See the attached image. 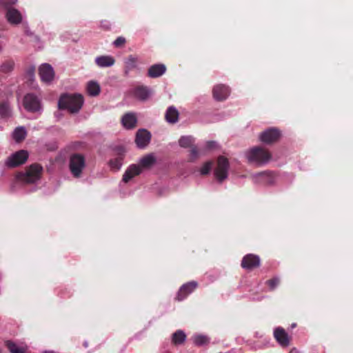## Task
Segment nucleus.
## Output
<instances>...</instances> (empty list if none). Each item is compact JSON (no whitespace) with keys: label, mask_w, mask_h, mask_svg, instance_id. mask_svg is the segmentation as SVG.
<instances>
[{"label":"nucleus","mask_w":353,"mask_h":353,"mask_svg":"<svg viewBox=\"0 0 353 353\" xmlns=\"http://www.w3.org/2000/svg\"><path fill=\"white\" fill-rule=\"evenodd\" d=\"M274 336L282 347H287L290 345L289 336L283 328L276 327L274 331Z\"/></svg>","instance_id":"obj_15"},{"label":"nucleus","mask_w":353,"mask_h":353,"mask_svg":"<svg viewBox=\"0 0 353 353\" xmlns=\"http://www.w3.org/2000/svg\"><path fill=\"white\" fill-rule=\"evenodd\" d=\"M24 108L30 112H38L42 110L40 98L33 93L26 94L23 99Z\"/></svg>","instance_id":"obj_5"},{"label":"nucleus","mask_w":353,"mask_h":353,"mask_svg":"<svg viewBox=\"0 0 353 353\" xmlns=\"http://www.w3.org/2000/svg\"><path fill=\"white\" fill-rule=\"evenodd\" d=\"M0 353H2L1 350H0Z\"/></svg>","instance_id":"obj_43"},{"label":"nucleus","mask_w":353,"mask_h":353,"mask_svg":"<svg viewBox=\"0 0 353 353\" xmlns=\"http://www.w3.org/2000/svg\"><path fill=\"white\" fill-rule=\"evenodd\" d=\"M212 94L216 101L225 100L230 94L229 87L223 84L216 85L212 90Z\"/></svg>","instance_id":"obj_14"},{"label":"nucleus","mask_w":353,"mask_h":353,"mask_svg":"<svg viewBox=\"0 0 353 353\" xmlns=\"http://www.w3.org/2000/svg\"><path fill=\"white\" fill-rule=\"evenodd\" d=\"M45 353H56V352H53V351H50V352H47V351H46V352H45Z\"/></svg>","instance_id":"obj_42"},{"label":"nucleus","mask_w":353,"mask_h":353,"mask_svg":"<svg viewBox=\"0 0 353 353\" xmlns=\"http://www.w3.org/2000/svg\"><path fill=\"white\" fill-rule=\"evenodd\" d=\"M247 157L250 162L259 164L266 163L271 158L270 152L261 147L256 146L251 148L247 153Z\"/></svg>","instance_id":"obj_3"},{"label":"nucleus","mask_w":353,"mask_h":353,"mask_svg":"<svg viewBox=\"0 0 353 353\" xmlns=\"http://www.w3.org/2000/svg\"><path fill=\"white\" fill-rule=\"evenodd\" d=\"M83 103V99L81 94H62L58 101V108L60 110H68L71 113L79 111Z\"/></svg>","instance_id":"obj_1"},{"label":"nucleus","mask_w":353,"mask_h":353,"mask_svg":"<svg viewBox=\"0 0 353 353\" xmlns=\"http://www.w3.org/2000/svg\"><path fill=\"white\" fill-rule=\"evenodd\" d=\"M126 42V40L123 37H119L114 41V45L116 48L122 47Z\"/></svg>","instance_id":"obj_37"},{"label":"nucleus","mask_w":353,"mask_h":353,"mask_svg":"<svg viewBox=\"0 0 353 353\" xmlns=\"http://www.w3.org/2000/svg\"><path fill=\"white\" fill-rule=\"evenodd\" d=\"M124 150L123 148H119L118 156L110 161V165L112 169L118 170L122 165L123 158H124Z\"/></svg>","instance_id":"obj_22"},{"label":"nucleus","mask_w":353,"mask_h":353,"mask_svg":"<svg viewBox=\"0 0 353 353\" xmlns=\"http://www.w3.org/2000/svg\"><path fill=\"white\" fill-rule=\"evenodd\" d=\"M281 137V132L278 128H270L260 134L259 139L265 144H272L277 142Z\"/></svg>","instance_id":"obj_7"},{"label":"nucleus","mask_w":353,"mask_h":353,"mask_svg":"<svg viewBox=\"0 0 353 353\" xmlns=\"http://www.w3.org/2000/svg\"><path fill=\"white\" fill-rule=\"evenodd\" d=\"M10 108L7 102H2L0 104V115L3 117L6 118L10 116Z\"/></svg>","instance_id":"obj_31"},{"label":"nucleus","mask_w":353,"mask_h":353,"mask_svg":"<svg viewBox=\"0 0 353 353\" xmlns=\"http://www.w3.org/2000/svg\"><path fill=\"white\" fill-rule=\"evenodd\" d=\"M280 280L277 277L272 278L268 280L265 283L270 288V290H274L275 288L279 284Z\"/></svg>","instance_id":"obj_34"},{"label":"nucleus","mask_w":353,"mask_h":353,"mask_svg":"<svg viewBox=\"0 0 353 353\" xmlns=\"http://www.w3.org/2000/svg\"><path fill=\"white\" fill-rule=\"evenodd\" d=\"M100 85L95 81H89L87 85V92L91 96H97L100 93Z\"/></svg>","instance_id":"obj_27"},{"label":"nucleus","mask_w":353,"mask_h":353,"mask_svg":"<svg viewBox=\"0 0 353 353\" xmlns=\"http://www.w3.org/2000/svg\"><path fill=\"white\" fill-rule=\"evenodd\" d=\"M165 120L170 123H175L179 119V112L173 106H170L168 108L165 114Z\"/></svg>","instance_id":"obj_24"},{"label":"nucleus","mask_w":353,"mask_h":353,"mask_svg":"<svg viewBox=\"0 0 353 353\" xmlns=\"http://www.w3.org/2000/svg\"><path fill=\"white\" fill-rule=\"evenodd\" d=\"M165 71L166 67L164 64H154L148 68V76L150 78H158L162 76Z\"/></svg>","instance_id":"obj_17"},{"label":"nucleus","mask_w":353,"mask_h":353,"mask_svg":"<svg viewBox=\"0 0 353 353\" xmlns=\"http://www.w3.org/2000/svg\"><path fill=\"white\" fill-rule=\"evenodd\" d=\"M150 93L148 88L143 85L137 86L134 90V96L142 101L147 99Z\"/></svg>","instance_id":"obj_25"},{"label":"nucleus","mask_w":353,"mask_h":353,"mask_svg":"<svg viewBox=\"0 0 353 353\" xmlns=\"http://www.w3.org/2000/svg\"><path fill=\"white\" fill-rule=\"evenodd\" d=\"M28 159V152L26 150H21L10 156L6 162L8 168H16L24 164Z\"/></svg>","instance_id":"obj_6"},{"label":"nucleus","mask_w":353,"mask_h":353,"mask_svg":"<svg viewBox=\"0 0 353 353\" xmlns=\"http://www.w3.org/2000/svg\"><path fill=\"white\" fill-rule=\"evenodd\" d=\"M121 122L125 128L130 130L137 126V119L134 114L129 112L123 116Z\"/></svg>","instance_id":"obj_18"},{"label":"nucleus","mask_w":353,"mask_h":353,"mask_svg":"<svg viewBox=\"0 0 353 353\" xmlns=\"http://www.w3.org/2000/svg\"><path fill=\"white\" fill-rule=\"evenodd\" d=\"M194 142V139L190 136L181 137L179 141V145L182 148H189Z\"/></svg>","instance_id":"obj_32"},{"label":"nucleus","mask_w":353,"mask_h":353,"mask_svg":"<svg viewBox=\"0 0 353 353\" xmlns=\"http://www.w3.org/2000/svg\"><path fill=\"white\" fill-rule=\"evenodd\" d=\"M43 168L38 163H33L26 168L25 172H20L17 174V179L26 184H32L38 181L42 174Z\"/></svg>","instance_id":"obj_2"},{"label":"nucleus","mask_w":353,"mask_h":353,"mask_svg":"<svg viewBox=\"0 0 353 353\" xmlns=\"http://www.w3.org/2000/svg\"><path fill=\"white\" fill-rule=\"evenodd\" d=\"M14 65L15 64L13 60H7L1 65L0 72L2 73L8 74L14 70Z\"/></svg>","instance_id":"obj_30"},{"label":"nucleus","mask_w":353,"mask_h":353,"mask_svg":"<svg viewBox=\"0 0 353 353\" xmlns=\"http://www.w3.org/2000/svg\"><path fill=\"white\" fill-rule=\"evenodd\" d=\"M199 157V152L196 148V147H192L190 150V154L188 161H195Z\"/></svg>","instance_id":"obj_36"},{"label":"nucleus","mask_w":353,"mask_h":353,"mask_svg":"<svg viewBox=\"0 0 353 353\" xmlns=\"http://www.w3.org/2000/svg\"><path fill=\"white\" fill-rule=\"evenodd\" d=\"M229 162L228 159L221 156L217 160V166L214 170V175L217 180L223 181L228 177Z\"/></svg>","instance_id":"obj_8"},{"label":"nucleus","mask_w":353,"mask_h":353,"mask_svg":"<svg viewBox=\"0 0 353 353\" xmlns=\"http://www.w3.org/2000/svg\"><path fill=\"white\" fill-rule=\"evenodd\" d=\"M157 159L153 154H148L143 157L139 163V166H140L141 171L143 169H150L152 168L156 163Z\"/></svg>","instance_id":"obj_20"},{"label":"nucleus","mask_w":353,"mask_h":353,"mask_svg":"<svg viewBox=\"0 0 353 353\" xmlns=\"http://www.w3.org/2000/svg\"><path fill=\"white\" fill-rule=\"evenodd\" d=\"M194 343L196 345H203L208 343V339L205 336L198 335L194 337Z\"/></svg>","instance_id":"obj_33"},{"label":"nucleus","mask_w":353,"mask_h":353,"mask_svg":"<svg viewBox=\"0 0 353 353\" xmlns=\"http://www.w3.org/2000/svg\"><path fill=\"white\" fill-rule=\"evenodd\" d=\"M39 74L41 79L49 83L54 79V72L52 67L48 63L42 64L39 68Z\"/></svg>","instance_id":"obj_12"},{"label":"nucleus","mask_w":353,"mask_h":353,"mask_svg":"<svg viewBox=\"0 0 353 353\" xmlns=\"http://www.w3.org/2000/svg\"><path fill=\"white\" fill-rule=\"evenodd\" d=\"M254 179L256 183L272 185L275 181V175L272 172L265 171L256 174L254 176Z\"/></svg>","instance_id":"obj_13"},{"label":"nucleus","mask_w":353,"mask_h":353,"mask_svg":"<svg viewBox=\"0 0 353 353\" xmlns=\"http://www.w3.org/2000/svg\"><path fill=\"white\" fill-rule=\"evenodd\" d=\"M35 68L34 66L30 67L27 70V75L31 79L34 75Z\"/></svg>","instance_id":"obj_39"},{"label":"nucleus","mask_w":353,"mask_h":353,"mask_svg":"<svg viewBox=\"0 0 353 353\" xmlns=\"http://www.w3.org/2000/svg\"><path fill=\"white\" fill-rule=\"evenodd\" d=\"M85 166V160L82 154H74L71 155L70 158L69 168L74 177H80Z\"/></svg>","instance_id":"obj_4"},{"label":"nucleus","mask_w":353,"mask_h":353,"mask_svg":"<svg viewBox=\"0 0 353 353\" xmlns=\"http://www.w3.org/2000/svg\"><path fill=\"white\" fill-rule=\"evenodd\" d=\"M26 136V131L23 127H17L13 133V137L17 142L22 141Z\"/></svg>","instance_id":"obj_29"},{"label":"nucleus","mask_w":353,"mask_h":353,"mask_svg":"<svg viewBox=\"0 0 353 353\" xmlns=\"http://www.w3.org/2000/svg\"><path fill=\"white\" fill-rule=\"evenodd\" d=\"M138 58L129 55L124 61V74L128 75L129 72L137 67Z\"/></svg>","instance_id":"obj_21"},{"label":"nucleus","mask_w":353,"mask_h":353,"mask_svg":"<svg viewBox=\"0 0 353 353\" xmlns=\"http://www.w3.org/2000/svg\"><path fill=\"white\" fill-rule=\"evenodd\" d=\"M151 139L150 132L145 129H140L137 132L135 142L140 148H143L148 145Z\"/></svg>","instance_id":"obj_11"},{"label":"nucleus","mask_w":353,"mask_h":353,"mask_svg":"<svg viewBox=\"0 0 353 353\" xmlns=\"http://www.w3.org/2000/svg\"><path fill=\"white\" fill-rule=\"evenodd\" d=\"M185 339L186 335L185 332L181 330H178L172 334V342L176 345L183 344Z\"/></svg>","instance_id":"obj_26"},{"label":"nucleus","mask_w":353,"mask_h":353,"mask_svg":"<svg viewBox=\"0 0 353 353\" xmlns=\"http://www.w3.org/2000/svg\"><path fill=\"white\" fill-rule=\"evenodd\" d=\"M198 286L196 281H190L183 284L179 289L176 299L179 301L184 300L190 294H191Z\"/></svg>","instance_id":"obj_10"},{"label":"nucleus","mask_w":353,"mask_h":353,"mask_svg":"<svg viewBox=\"0 0 353 353\" xmlns=\"http://www.w3.org/2000/svg\"><path fill=\"white\" fill-rule=\"evenodd\" d=\"M83 345H84L85 347H88V343H87V342H85V343H83Z\"/></svg>","instance_id":"obj_41"},{"label":"nucleus","mask_w":353,"mask_h":353,"mask_svg":"<svg viewBox=\"0 0 353 353\" xmlns=\"http://www.w3.org/2000/svg\"><path fill=\"white\" fill-rule=\"evenodd\" d=\"M217 147H218V145H217L216 142H215L214 141H209L206 143V145H205V148L208 150H214V149L217 148Z\"/></svg>","instance_id":"obj_38"},{"label":"nucleus","mask_w":353,"mask_h":353,"mask_svg":"<svg viewBox=\"0 0 353 353\" xmlns=\"http://www.w3.org/2000/svg\"><path fill=\"white\" fill-rule=\"evenodd\" d=\"M101 26L105 30H108L110 29V24L107 21H101Z\"/></svg>","instance_id":"obj_40"},{"label":"nucleus","mask_w":353,"mask_h":353,"mask_svg":"<svg viewBox=\"0 0 353 353\" xmlns=\"http://www.w3.org/2000/svg\"><path fill=\"white\" fill-rule=\"evenodd\" d=\"M6 18L11 24H19L21 22L22 16L20 12L15 8H10L6 12Z\"/></svg>","instance_id":"obj_19"},{"label":"nucleus","mask_w":353,"mask_h":353,"mask_svg":"<svg viewBox=\"0 0 353 353\" xmlns=\"http://www.w3.org/2000/svg\"><path fill=\"white\" fill-rule=\"evenodd\" d=\"M212 165V163L211 161H208L203 164L202 168H201L200 172L202 175L208 174L211 170Z\"/></svg>","instance_id":"obj_35"},{"label":"nucleus","mask_w":353,"mask_h":353,"mask_svg":"<svg viewBox=\"0 0 353 353\" xmlns=\"http://www.w3.org/2000/svg\"><path fill=\"white\" fill-rule=\"evenodd\" d=\"M5 345L11 353H26V348L19 347L17 344L12 341H6Z\"/></svg>","instance_id":"obj_28"},{"label":"nucleus","mask_w":353,"mask_h":353,"mask_svg":"<svg viewBox=\"0 0 353 353\" xmlns=\"http://www.w3.org/2000/svg\"><path fill=\"white\" fill-rule=\"evenodd\" d=\"M95 63L101 68H106L113 65L115 60L111 56H100L96 58Z\"/></svg>","instance_id":"obj_23"},{"label":"nucleus","mask_w":353,"mask_h":353,"mask_svg":"<svg viewBox=\"0 0 353 353\" xmlns=\"http://www.w3.org/2000/svg\"><path fill=\"white\" fill-rule=\"evenodd\" d=\"M141 172L140 166L137 164H132L128 168L123 174V181L125 183H128L134 176L139 175Z\"/></svg>","instance_id":"obj_16"},{"label":"nucleus","mask_w":353,"mask_h":353,"mask_svg":"<svg viewBox=\"0 0 353 353\" xmlns=\"http://www.w3.org/2000/svg\"><path fill=\"white\" fill-rule=\"evenodd\" d=\"M261 265V260L259 256L254 254L245 255L241 261V266L247 270H252L259 268Z\"/></svg>","instance_id":"obj_9"}]
</instances>
